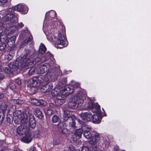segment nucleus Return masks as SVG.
Listing matches in <instances>:
<instances>
[{
    "instance_id": "54",
    "label": "nucleus",
    "mask_w": 151,
    "mask_h": 151,
    "mask_svg": "<svg viewBox=\"0 0 151 151\" xmlns=\"http://www.w3.org/2000/svg\"><path fill=\"white\" fill-rule=\"evenodd\" d=\"M77 138H76V139H73V141H75L76 140H77Z\"/></svg>"
},
{
    "instance_id": "60",
    "label": "nucleus",
    "mask_w": 151,
    "mask_h": 151,
    "mask_svg": "<svg viewBox=\"0 0 151 151\" xmlns=\"http://www.w3.org/2000/svg\"><path fill=\"white\" fill-rule=\"evenodd\" d=\"M17 62H16L15 63H16V64H17Z\"/></svg>"
},
{
    "instance_id": "15",
    "label": "nucleus",
    "mask_w": 151,
    "mask_h": 151,
    "mask_svg": "<svg viewBox=\"0 0 151 151\" xmlns=\"http://www.w3.org/2000/svg\"><path fill=\"white\" fill-rule=\"evenodd\" d=\"M52 88L53 84L51 83H48L43 86L41 88L40 91L41 92L44 93L50 91Z\"/></svg>"
},
{
    "instance_id": "36",
    "label": "nucleus",
    "mask_w": 151,
    "mask_h": 151,
    "mask_svg": "<svg viewBox=\"0 0 151 151\" xmlns=\"http://www.w3.org/2000/svg\"><path fill=\"white\" fill-rule=\"evenodd\" d=\"M58 127L61 129L65 128V127H64V123L62 122H59L58 124Z\"/></svg>"
},
{
    "instance_id": "10",
    "label": "nucleus",
    "mask_w": 151,
    "mask_h": 151,
    "mask_svg": "<svg viewBox=\"0 0 151 151\" xmlns=\"http://www.w3.org/2000/svg\"><path fill=\"white\" fill-rule=\"evenodd\" d=\"M97 110L93 112L94 114H93L92 119L93 122L98 124L100 122L101 120V117L100 109V106L99 105H97Z\"/></svg>"
},
{
    "instance_id": "5",
    "label": "nucleus",
    "mask_w": 151,
    "mask_h": 151,
    "mask_svg": "<svg viewBox=\"0 0 151 151\" xmlns=\"http://www.w3.org/2000/svg\"><path fill=\"white\" fill-rule=\"evenodd\" d=\"M30 57V56H28V54H26L24 56L23 59L21 61V62L19 63L18 66L21 67L22 68H25L27 69L29 68V65L36 64L40 60V58L37 57L35 60H33L32 58Z\"/></svg>"
},
{
    "instance_id": "3",
    "label": "nucleus",
    "mask_w": 151,
    "mask_h": 151,
    "mask_svg": "<svg viewBox=\"0 0 151 151\" xmlns=\"http://www.w3.org/2000/svg\"><path fill=\"white\" fill-rule=\"evenodd\" d=\"M73 88L72 86H65L64 88L60 91L59 94L55 90H53L52 92L53 96H57L55 101V104L57 106H60L65 102L66 96L73 92Z\"/></svg>"
},
{
    "instance_id": "8",
    "label": "nucleus",
    "mask_w": 151,
    "mask_h": 151,
    "mask_svg": "<svg viewBox=\"0 0 151 151\" xmlns=\"http://www.w3.org/2000/svg\"><path fill=\"white\" fill-rule=\"evenodd\" d=\"M14 117V121L17 124L26 123L28 121V115L26 113L22 114L20 110L15 112Z\"/></svg>"
},
{
    "instance_id": "2",
    "label": "nucleus",
    "mask_w": 151,
    "mask_h": 151,
    "mask_svg": "<svg viewBox=\"0 0 151 151\" xmlns=\"http://www.w3.org/2000/svg\"><path fill=\"white\" fill-rule=\"evenodd\" d=\"M99 134L96 132L93 133V136L89 141V144L91 145L92 151H100L106 150L107 148L108 142L105 139L101 140L99 142Z\"/></svg>"
},
{
    "instance_id": "42",
    "label": "nucleus",
    "mask_w": 151,
    "mask_h": 151,
    "mask_svg": "<svg viewBox=\"0 0 151 151\" xmlns=\"http://www.w3.org/2000/svg\"><path fill=\"white\" fill-rule=\"evenodd\" d=\"M30 151H37L35 147L34 146H32L29 150Z\"/></svg>"
},
{
    "instance_id": "59",
    "label": "nucleus",
    "mask_w": 151,
    "mask_h": 151,
    "mask_svg": "<svg viewBox=\"0 0 151 151\" xmlns=\"http://www.w3.org/2000/svg\"><path fill=\"white\" fill-rule=\"evenodd\" d=\"M55 36V35L54 36H53V37H55V36Z\"/></svg>"
},
{
    "instance_id": "64",
    "label": "nucleus",
    "mask_w": 151,
    "mask_h": 151,
    "mask_svg": "<svg viewBox=\"0 0 151 151\" xmlns=\"http://www.w3.org/2000/svg\"><path fill=\"white\" fill-rule=\"evenodd\" d=\"M102 109H103V110H104V109H103V108Z\"/></svg>"
},
{
    "instance_id": "20",
    "label": "nucleus",
    "mask_w": 151,
    "mask_h": 151,
    "mask_svg": "<svg viewBox=\"0 0 151 151\" xmlns=\"http://www.w3.org/2000/svg\"><path fill=\"white\" fill-rule=\"evenodd\" d=\"M46 56L47 59H48L49 58H50L51 60V62H50V63H49V65H50L51 66H54L55 61L52 55L51 54L50 52H48L46 54Z\"/></svg>"
},
{
    "instance_id": "49",
    "label": "nucleus",
    "mask_w": 151,
    "mask_h": 151,
    "mask_svg": "<svg viewBox=\"0 0 151 151\" xmlns=\"http://www.w3.org/2000/svg\"><path fill=\"white\" fill-rule=\"evenodd\" d=\"M53 144L54 145H57L58 144V143L56 142V141H54L53 142Z\"/></svg>"
},
{
    "instance_id": "17",
    "label": "nucleus",
    "mask_w": 151,
    "mask_h": 151,
    "mask_svg": "<svg viewBox=\"0 0 151 151\" xmlns=\"http://www.w3.org/2000/svg\"><path fill=\"white\" fill-rule=\"evenodd\" d=\"M32 137L29 134H26L25 136L21 139L22 141L27 143L30 142L32 141Z\"/></svg>"
},
{
    "instance_id": "33",
    "label": "nucleus",
    "mask_w": 151,
    "mask_h": 151,
    "mask_svg": "<svg viewBox=\"0 0 151 151\" xmlns=\"http://www.w3.org/2000/svg\"><path fill=\"white\" fill-rule=\"evenodd\" d=\"M13 55H11L10 54H8L5 55V58L6 60H11L13 57Z\"/></svg>"
},
{
    "instance_id": "18",
    "label": "nucleus",
    "mask_w": 151,
    "mask_h": 151,
    "mask_svg": "<svg viewBox=\"0 0 151 151\" xmlns=\"http://www.w3.org/2000/svg\"><path fill=\"white\" fill-rule=\"evenodd\" d=\"M29 125L31 127L34 128L36 127L35 120L34 119L33 115L31 114H29Z\"/></svg>"
},
{
    "instance_id": "4",
    "label": "nucleus",
    "mask_w": 151,
    "mask_h": 151,
    "mask_svg": "<svg viewBox=\"0 0 151 151\" xmlns=\"http://www.w3.org/2000/svg\"><path fill=\"white\" fill-rule=\"evenodd\" d=\"M86 96V93L84 90L79 91L78 94L75 97L74 100L70 101L68 103L69 106L72 108H75L80 106L84 102V99Z\"/></svg>"
},
{
    "instance_id": "14",
    "label": "nucleus",
    "mask_w": 151,
    "mask_h": 151,
    "mask_svg": "<svg viewBox=\"0 0 151 151\" xmlns=\"http://www.w3.org/2000/svg\"><path fill=\"white\" fill-rule=\"evenodd\" d=\"M75 118L73 115H72L71 112L69 110H65L63 111V119L65 121H67L68 119Z\"/></svg>"
},
{
    "instance_id": "50",
    "label": "nucleus",
    "mask_w": 151,
    "mask_h": 151,
    "mask_svg": "<svg viewBox=\"0 0 151 151\" xmlns=\"http://www.w3.org/2000/svg\"><path fill=\"white\" fill-rule=\"evenodd\" d=\"M50 107H54V105L53 104H50Z\"/></svg>"
},
{
    "instance_id": "56",
    "label": "nucleus",
    "mask_w": 151,
    "mask_h": 151,
    "mask_svg": "<svg viewBox=\"0 0 151 151\" xmlns=\"http://www.w3.org/2000/svg\"><path fill=\"white\" fill-rule=\"evenodd\" d=\"M75 151H80L78 150H76Z\"/></svg>"
},
{
    "instance_id": "51",
    "label": "nucleus",
    "mask_w": 151,
    "mask_h": 151,
    "mask_svg": "<svg viewBox=\"0 0 151 151\" xmlns=\"http://www.w3.org/2000/svg\"><path fill=\"white\" fill-rule=\"evenodd\" d=\"M78 122L79 123H80L81 124V121L80 119H78Z\"/></svg>"
},
{
    "instance_id": "46",
    "label": "nucleus",
    "mask_w": 151,
    "mask_h": 151,
    "mask_svg": "<svg viewBox=\"0 0 151 151\" xmlns=\"http://www.w3.org/2000/svg\"><path fill=\"white\" fill-rule=\"evenodd\" d=\"M4 78V75L1 73H0V80L3 79Z\"/></svg>"
},
{
    "instance_id": "37",
    "label": "nucleus",
    "mask_w": 151,
    "mask_h": 151,
    "mask_svg": "<svg viewBox=\"0 0 151 151\" xmlns=\"http://www.w3.org/2000/svg\"><path fill=\"white\" fill-rule=\"evenodd\" d=\"M71 86V85H70L68 86ZM74 86L72 85H71V86H72L73 87V91H74L75 88H78V87H79L80 86V84L79 83H75Z\"/></svg>"
},
{
    "instance_id": "48",
    "label": "nucleus",
    "mask_w": 151,
    "mask_h": 151,
    "mask_svg": "<svg viewBox=\"0 0 151 151\" xmlns=\"http://www.w3.org/2000/svg\"><path fill=\"white\" fill-rule=\"evenodd\" d=\"M32 40V38L31 37H29L28 39H27V42H30Z\"/></svg>"
},
{
    "instance_id": "6",
    "label": "nucleus",
    "mask_w": 151,
    "mask_h": 151,
    "mask_svg": "<svg viewBox=\"0 0 151 151\" xmlns=\"http://www.w3.org/2000/svg\"><path fill=\"white\" fill-rule=\"evenodd\" d=\"M55 46L57 48H62L68 45L65 35L60 33L55 37Z\"/></svg>"
},
{
    "instance_id": "7",
    "label": "nucleus",
    "mask_w": 151,
    "mask_h": 151,
    "mask_svg": "<svg viewBox=\"0 0 151 151\" xmlns=\"http://www.w3.org/2000/svg\"><path fill=\"white\" fill-rule=\"evenodd\" d=\"M51 66L49 64L46 63L45 64L40 66L37 70V74H43L46 71H48L47 74V80L46 81H50L52 77L53 76V73L50 72V69L51 68Z\"/></svg>"
},
{
    "instance_id": "16",
    "label": "nucleus",
    "mask_w": 151,
    "mask_h": 151,
    "mask_svg": "<svg viewBox=\"0 0 151 151\" xmlns=\"http://www.w3.org/2000/svg\"><path fill=\"white\" fill-rule=\"evenodd\" d=\"M9 31L10 32L12 33V32H11L10 31H9L8 30H7V28H6V36L7 37L6 38H3L6 41V42L8 43L10 41L11 42H12V44L14 43L16 38V37L15 36H12L11 37H9V34L10 33H9Z\"/></svg>"
},
{
    "instance_id": "41",
    "label": "nucleus",
    "mask_w": 151,
    "mask_h": 151,
    "mask_svg": "<svg viewBox=\"0 0 151 151\" xmlns=\"http://www.w3.org/2000/svg\"><path fill=\"white\" fill-rule=\"evenodd\" d=\"M68 150H70V151H72L73 150L75 149V147L72 145H70L68 147Z\"/></svg>"
},
{
    "instance_id": "19",
    "label": "nucleus",
    "mask_w": 151,
    "mask_h": 151,
    "mask_svg": "<svg viewBox=\"0 0 151 151\" xmlns=\"http://www.w3.org/2000/svg\"><path fill=\"white\" fill-rule=\"evenodd\" d=\"M99 105L97 104L94 105L92 101L91 100H90L89 102L87 104V108L88 109H92L93 112L97 110V106Z\"/></svg>"
},
{
    "instance_id": "55",
    "label": "nucleus",
    "mask_w": 151,
    "mask_h": 151,
    "mask_svg": "<svg viewBox=\"0 0 151 151\" xmlns=\"http://www.w3.org/2000/svg\"><path fill=\"white\" fill-rule=\"evenodd\" d=\"M2 70V69L1 67H0V71H1Z\"/></svg>"
},
{
    "instance_id": "31",
    "label": "nucleus",
    "mask_w": 151,
    "mask_h": 151,
    "mask_svg": "<svg viewBox=\"0 0 151 151\" xmlns=\"http://www.w3.org/2000/svg\"><path fill=\"white\" fill-rule=\"evenodd\" d=\"M45 114L48 115H51L53 113V111L51 109L49 108H47L46 109L45 111Z\"/></svg>"
},
{
    "instance_id": "23",
    "label": "nucleus",
    "mask_w": 151,
    "mask_h": 151,
    "mask_svg": "<svg viewBox=\"0 0 151 151\" xmlns=\"http://www.w3.org/2000/svg\"><path fill=\"white\" fill-rule=\"evenodd\" d=\"M4 24L0 22V42L1 41V38H5L7 37L6 33L3 32L1 29L2 28L4 27Z\"/></svg>"
},
{
    "instance_id": "22",
    "label": "nucleus",
    "mask_w": 151,
    "mask_h": 151,
    "mask_svg": "<svg viewBox=\"0 0 151 151\" xmlns=\"http://www.w3.org/2000/svg\"><path fill=\"white\" fill-rule=\"evenodd\" d=\"M32 80L34 84L36 83L37 85L38 86L43 82L44 80L42 79L41 76H40L33 78Z\"/></svg>"
},
{
    "instance_id": "47",
    "label": "nucleus",
    "mask_w": 151,
    "mask_h": 151,
    "mask_svg": "<svg viewBox=\"0 0 151 151\" xmlns=\"http://www.w3.org/2000/svg\"><path fill=\"white\" fill-rule=\"evenodd\" d=\"M16 103L18 104H21L22 103L21 102H19V100H17L16 101Z\"/></svg>"
},
{
    "instance_id": "45",
    "label": "nucleus",
    "mask_w": 151,
    "mask_h": 151,
    "mask_svg": "<svg viewBox=\"0 0 151 151\" xmlns=\"http://www.w3.org/2000/svg\"><path fill=\"white\" fill-rule=\"evenodd\" d=\"M114 151H119V147L117 146H116L114 148Z\"/></svg>"
},
{
    "instance_id": "29",
    "label": "nucleus",
    "mask_w": 151,
    "mask_h": 151,
    "mask_svg": "<svg viewBox=\"0 0 151 151\" xmlns=\"http://www.w3.org/2000/svg\"><path fill=\"white\" fill-rule=\"evenodd\" d=\"M31 103L35 105L39 106L42 104L40 101L36 99H33L31 101Z\"/></svg>"
},
{
    "instance_id": "25",
    "label": "nucleus",
    "mask_w": 151,
    "mask_h": 151,
    "mask_svg": "<svg viewBox=\"0 0 151 151\" xmlns=\"http://www.w3.org/2000/svg\"><path fill=\"white\" fill-rule=\"evenodd\" d=\"M46 48L45 45L42 43H41L39 50V53L42 55L46 51Z\"/></svg>"
},
{
    "instance_id": "53",
    "label": "nucleus",
    "mask_w": 151,
    "mask_h": 151,
    "mask_svg": "<svg viewBox=\"0 0 151 151\" xmlns=\"http://www.w3.org/2000/svg\"><path fill=\"white\" fill-rule=\"evenodd\" d=\"M18 84H21V82L20 81H19V82H18Z\"/></svg>"
},
{
    "instance_id": "9",
    "label": "nucleus",
    "mask_w": 151,
    "mask_h": 151,
    "mask_svg": "<svg viewBox=\"0 0 151 151\" xmlns=\"http://www.w3.org/2000/svg\"><path fill=\"white\" fill-rule=\"evenodd\" d=\"M43 30L47 36V39L50 41L53 39V37L51 34L54 29L52 28V26L48 25L45 21L43 24Z\"/></svg>"
},
{
    "instance_id": "39",
    "label": "nucleus",
    "mask_w": 151,
    "mask_h": 151,
    "mask_svg": "<svg viewBox=\"0 0 151 151\" xmlns=\"http://www.w3.org/2000/svg\"><path fill=\"white\" fill-rule=\"evenodd\" d=\"M68 131V129L65 128V127L63 128L62 129V132L63 134H66Z\"/></svg>"
},
{
    "instance_id": "57",
    "label": "nucleus",
    "mask_w": 151,
    "mask_h": 151,
    "mask_svg": "<svg viewBox=\"0 0 151 151\" xmlns=\"http://www.w3.org/2000/svg\"><path fill=\"white\" fill-rule=\"evenodd\" d=\"M1 142H0V146L1 145Z\"/></svg>"
},
{
    "instance_id": "44",
    "label": "nucleus",
    "mask_w": 151,
    "mask_h": 151,
    "mask_svg": "<svg viewBox=\"0 0 151 151\" xmlns=\"http://www.w3.org/2000/svg\"><path fill=\"white\" fill-rule=\"evenodd\" d=\"M8 0H0V2L2 4H5L6 3Z\"/></svg>"
},
{
    "instance_id": "62",
    "label": "nucleus",
    "mask_w": 151,
    "mask_h": 151,
    "mask_svg": "<svg viewBox=\"0 0 151 151\" xmlns=\"http://www.w3.org/2000/svg\"><path fill=\"white\" fill-rule=\"evenodd\" d=\"M44 57H43L42 58H42H44Z\"/></svg>"
},
{
    "instance_id": "26",
    "label": "nucleus",
    "mask_w": 151,
    "mask_h": 151,
    "mask_svg": "<svg viewBox=\"0 0 151 151\" xmlns=\"http://www.w3.org/2000/svg\"><path fill=\"white\" fill-rule=\"evenodd\" d=\"M83 129L82 128H80L76 129L75 132V136H76L78 138H80L82 134Z\"/></svg>"
},
{
    "instance_id": "28",
    "label": "nucleus",
    "mask_w": 151,
    "mask_h": 151,
    "mask_svg": "<svg viewBox=\"0 0 151 151\" xmlns=\"http://www.w3.org/2000/svg\"><path fill=\"white\" fill-rule=\"evenodd\" d=\"M35 115L36 116L40 119H41L43 116L40 110L38 108H36L35 109Z\"/></svg>"
},
{
    "instance_id": "35",
    "label": "nucleus",
    "mask_w": 151,
    "mask_h": 151,
    "mask_svg": "<svg viewBox=\"0 0 151 151\" xmlns=\"http://www.w3.org/2000/svg\"><path fill=\"white\" fill-rule=\"evenodd\" d=\"M14 63H11L9 65V66L10 68L12 69L16 68L17 67V66L14 65Z\"/></svg>"
},
{
    "instance_id": "32",
    "label": "nucleus",
    "mask_w": 151,
    "mask_h": 151,
    "mask_svg": "<svg viewBox=\"0 0 151 151\" xmlns=\"http://www.w3.org/2000/svg\"><path fill=\"white\" fill-rule=\"evenodd\" d=\"M59 117L57 115H54L52 118V121L54 122H56L59 121Z\"/></svg>"
},
{
    "instance_id": "38",
    "label": "nucleus",
    "mask_w": 151,
    "mask_h": 151,
    "mask_svg": "<svg viewBox=\"0 0 151 151\" xmlns=\"http://www.w3.org/2000/svg\"><path fill=\"white\" fill-rule=\"evenodd\" d=\"M89 148L87 146H83L82 147V151H88Z\"/></svg>"
},
{
    "instance_id": "61",
    "label": "nucleus",
    "mask_w": 151,
    "mask_h": 151,
    "mask_svg": "<svg viewBox=\"0 0 151 151\" xmlns=\"http://www.w3.org/2000/svg\"><path fill=\"white\" fill-rule=\"evenodd\" d=\"M0 151H4L3 150H1Z\"/></svg>"
},
{
    "instance_id": "11",
    "label": "nucleus",
    "mask_w": 151,
    "mask_h": 151,
    "mask_svg": "<svg viewBox=\"0 0 151 151\" xmlns=\"http://www.w3.org/2000/svg\"><path fill=\"white\" fill-rule=\"evenodd\" d=\"M13 10L16 11L21 12L22 14H26L28 11V8L25 4H19L13 7Z\"/></svg>"
},
{
    "instance_id": "24",
    "label": "nucleus",
    "mask_w": 151,
    "mask_h": 151,
    "mask_svg": "<svg viewBox=\"0 0 151 151\" xmlns=\"http://www.w3.org/2000/svg\"><path fill=\"white\" fill-rule=\"evenodd\" d=\"M26 131V129L23 128L22 126H19L17 129V133L20 135L24 134Z\"/></svg>"
},
{
    "instance_id": "52",
    "label": "nucleus",
    "mask_w": 151,
    "mask_h": 151,
    "mask_svg": "<svg viewBox=\"0 0 151 151\" xmlns=\"http://www.w3.org/2000/svg\"><path fill=\"white\" fill-rule=\"evenodd\" d=\"M12 86H13V88H14L15 87V86L14 84H12Z\"/></svg>"
},
{
    "instance_id": "12",
    "label": "nucleus",
    "mask_w": 151,
    "mask_h": 151,
    "mask_svg": "<svg viewBox=\"0 0 151 151\" xmlns=\"http://www.w3.org/2000/svg\"><path fill=\"white\" fill-rule=\"evenodd\" d=\"M83 132V135L84 137L87 139H90L93 136V133L95 131L91 132V128L87 125L86 126V127Z\"/></svg>"
},
{
    "instance_id": "43",
    "label": "nucleus",
    "mask_w": 151,
    "mask_h": 151,
    "mask_svg": "<svg viewBox=\"0 0 151 151\" xmlns=\"http://www.w3.org/2000/svg\"><path fill=\"white\" fill-rule=\"evenodd\" d=\"M17 24H16V26L17 28V29H18V27H19V28H21V27H23L24 26V24L22 22L18 24V27L17 26Z\"/></svg>"
},
{
    "instance_id": "63",
    "label": "nucleus",
    "mask_w": 151,
    "mask_h": 151,
    "mask_svg": "<svg viewBox=\"0 0 151 151\" xmlns=\"http://www.w3.org/2000/svg\"><path fill=\"white\" fill-rule=\"evenodd\" d=\"M46 60H44V61H46Z\"/></svg>"
},
{
    "instance_id": "34",
    "label": "nucleus",
    "mask_w": 151,
    "mask_h": 151,
    "mask_svg": "<svg viewBox=\"0 0 151 151\" xmlns=\"http://www.w3.org/2000/svg\"><path fill=\"white\" fill-rule=\"evenodd\" d=\"M35 72V67H33L29 70V74L31 75L34 74Z\"/></svg>"
},
{
    "instance_id": "58",
    "label": "nucleus",
    "mask_w": 151,
    "mask_h": 151,
    "mask_svg": "<svg viewBox=\"0 0 151 151\" xmlns=\"http://www.w3.org/2000/svg\"><path fill=\"white\" fill-rule=\"evenodd\" d=\"M1 19V17L0 16V20Z\"/></svg>"
},
{
    "instance_id": "27",
    "label": "nucleus",
    "mask_w": 151,
    "mask_h": 151,
    "mask_svg": "<svg viewBox=\"0 0 151 151\" xmlns=\"http://www.w3.org/2000/svg\"><path fill=\"white\" fill-rule=\"evenodd\" d=\"M56 14V13L55 11L53 10L50 11L46 13L45 17L46 18L48 16H49L51 18H54L55 17Z\"/></svg>"
},
{
    "instance_id": "30",
    "label": "nucleus",
    "mask_w": 151,
    "mask_h": 151,
    "mask_svg": "<svg viewBox=\"0 0 151 151\" xmlns=\"http://www.w3.org/2000/svg\"><path fill=\"white\" fill-rule=\"evenodd\" d=\"M6 45L4 43H1L0 44V51L2 52H5L6 48Z\"/></svg>"
},
{
    "instance_id": "21",
    "label": "nucleus",
    "mask_w": 151,
    "mask_h": 151,
    "mask_svg": "<svg viewBox=\"0 0 151 151\" xmlns=\"http://www.w3.org/2000/svg\"><path fill=\"white\" fill-rule=\"evenodd\" d=\"M74 118H75V117L72 118L71 119H70L68 124L67 125V127L70 129H73L76 127V123L74 120Z\"/></svg>"
},
{
    "instance_id": "1",
    "label": "nucleus",
    "mask_w": 151,
    "mask_h": 151,
    "mask_svg": "<svg viewBox=\"0 0 151 151\" xmlns=\"http://www.w3.org/2000/svg\"><path fill=\"white\" fill-rule=\"evenodd\" d=\"M13 9L9 8L6 10L1 11L0 13L1 16H3L2 19L6 21H9L6 26L7 30L11 32H14L17 29L16 26L18 21V18L14 14Z\"/></svg>"
},
{
    "instance_id": "40",
    "label": "nucleus",
    "mask_w": 151,
    "mask_h": 151,
    "mask_svg": "<svg viewBox=\"0 0 151 151\" xmlns=\"http://www.w3.org/2000/svg\"><path fill=\"white\" fill-rule=\"evenodd\" d=\"M5 72L7 73H9L11 72V70L10 69H9L7 68H6L4 69Z\"/></svg>"
},
{
    "instance_id": "13",
    "label": "nucleus",
    "mask_w": 151,
    "mask_h": 151,
    "mask_svg": "<svg viewBox=\"0 0 151 151\" xmlns=\"http://www.w3.org/2000/svg\"><path fill=\"white\" fill-rule=\"evenodd\" d=\"M81 119L86 122L89 121L91 119L93 114L90 112L82 113L80 114Z\"/></svg>"
}]
</instances>
